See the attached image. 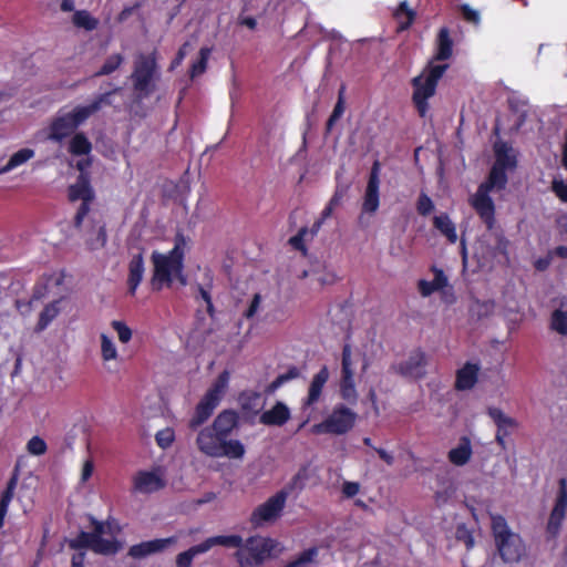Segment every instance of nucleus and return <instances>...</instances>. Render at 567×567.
Returning a JSON list of instances; mask_svg holds the SVG:
<instances>
[{"label":"nucleus","instance_id":"b1692460","mask_svg":"<svg viewBox=\"0 0 567 567\" xmlns=\"http://www.w3.org/2000/svg\"><path fill=\"white\" fill-rule=\"evenodd\" d=\"M480 367L475 363L467 362L456 372L455 389L465 391L472 389L478 378Z\"/></svg>","mask_w":567,"mask_h":567},{"label":"nucleus","instance_id":"4c0bfd02","mask_svg":"<svg viewBox=\"0 0 567 567\" xmlns=\"http://www.w3.org/2000/svg\"><path fill=\"white\" fill-rule=\"evenodd\" d=\"M212 54V49L208 47H204L199 50L198 59L194 63H192L189 69V78L194 80L195 78L204 74L207 69V63L209 56Z\"/></svg>","mask_w":567,"mask_h":567},{"label":"nucleus","instance_id":"473e14b6","mask_svg":"<svg viewBox=\"0 0 567 567\" xmlns=\"http://www.w3.org/2000/svg\"><path fill=\"white\" fill-rule=\"evenodd\" d=\"M35 155L32 148H21L18 152L13 153L6 165L0 167V174H7L14 168L25 164L28 161L33 158Z\"/></svg>","mask_w":567,"mask_h":567},{"label":"nucleus","instance_id":"de8ad7c7","mask_svg":"<svg viewBox=\"0 0 567 567\" xmlns=\"http://www.w3.org/2000/svg\"><path fill=\"white\" fill-rule=\"evenodd\" d=\"M435 206L433 200L430 196H427L424 192H422L419 195L417 202H416V212L419 215L426 217L429 216L433 210Z\"/></svg>","mask_w":567,"mask_h":567},{"label":"nucleus","instance_id":"7c9ffc66","mask_svg":"<svg viewBox=\"0 0 567 567\" xmlns=\"http://www.w3.org/2000/svg\"><path fill=\"white\" fill-rule=\"evenodd\" d=\"M433 225L451 244H455L457 241L455 224L451 220L447 214L435 216L433 218Z\"/></svg>","mask_w":567,"mask_h":567},{"label":"nucleus","instance_id":"f257e3e1","mask_svg":"<svg viewBox=\"0 0 567 567\" xmlns=\"http://www.w3.org/2000/svg\"><path fill=\"white\" fill-rule=\"evenodd\" d=\"M238 425V413L231 409L223 410L210 426L198 432L197 449L210 457L241 458L246 452L244 444L239 440L229 439Z\"/></svg>","mask_w":567,"mask_h":567},{"label":"nucleus","instance_id":"5701e85b","mask_svg":"<svg viewBox=\"0 0 567 567\" xmlns=\"http://www.w3.org/2000/svg\"><path fill=\"white\" fill-rule=\"evenodd\" d=\"M289 408L285 403L278 401L270 410L265 411L260 415L259 422L268 426H282L289 421Z\"/></svg>","mask_w":567,"mask_h":567},{"label":"nucleus","instance_id":"4d7b16f0","mask_svg":"<svg viewBox=\"0 0 567 567\" xmlns=\"http://www.w3.org/2000/svg\"><path fill=\"white\" fill-rule=\"evenodd\" d=\"M417 289L422 297H429L433 292L437 291L436 287L432 281H427L425 279H420L417 282Z\"/></svg>","mask_w":567,"mask_h":567},{"label":"nucleus","instance_id":"c03bdc74","mask_svg":"<svg viewBox=\"0 0 567 567\" xmlns=\"http://www.w3.org/2000/svg\"><path fill=\"white\" fill-rule=\"evenodd\" d=\"M101 354L104 361L115 360L117 358V350L109 336L102 333L101 337Z\"/></svg>","mask_w":567,"mask_h":567},{"label":"nucleus","instance_id":"39448f33","mask_svg":"<svg viewBox=\"0 0 567 567\" xmlns=\"http://www.w3.org/2000/svg\"><path fill=\"white\" fill-rule=\"evenodd\" d=\"M447 69L449 64L430 62L421 74L412 79V102L421 117L426 116L430 109L429 100L435 95L439 81Z\"/></svg>","mask_w":567,"mask_h":567},{"label":"nucleus","instance_id":"a18cd8bd","mask_svg":"<svg viewBox=\"0 0 567 567\" xmlns=\"http://www.w3.org/2000/svg\"><path fill=\"white\" fill-rule=\"evenodd\" d=\"M174 441L175 431L173 427L162 429L155 434V442L163 450L171 447Z\"/></svg>","mask_w":567,"mask_h":567},{"label":"nucleus","instance_id":"72a5a7b5","mask_svg":"<svg viewBox=\"0 0 567 567\" xmlns=\"http://www.w3.org/2000/svg\"><path fill=\"white\" fill-rule=\"evenodd\" d=\"M393 16L399 23L398 30L404 31L413 24L416 12L408 6L406 1H402L399 3Z\"/></svg>","mask_w":567,"mask_h":567},{"label":"nucleus","instance_id":"13d9d810","mask_svg":"<svg viewBox=\"0 0 567 567\" xmlns=\"http://www.w3.org/2000/svg\"><path fill=\"white\" fill-rule=\"evenodd\" d=\"M433 272H434V279L432 280V282L436 287V289L441 290L444 287H446L447 286V277L445 276L444 271L442 269L433 267Z\"/></svg>","mask_w":567,"mask_h":567},{"label":"nucleus","instance_id":"aec40b11","mask_svg":"<svg viewBox=\"0 0 567 567\" xmlns=\"http://www.w3.org/2000/svg\"><path fill=\"white\" fill-rule=\"evenodd\" d=\"M20 480H21L20 478V468H19V465H16L10 480L7 483L4 491L1 493L0 496H13V494L16 493L17 489H18L19 494L24 495V494L29 493L31 489H33L38 483V477L35 475H33L32 473H28L22 478V481L20 483V487L18 488V484H19Z\"/></svg>","mask_w":567,"mask_h":567},{"label":"nucleus","instance_id":"c85d7f7f","mask_svg":"<svg viewBox=\"0 0 567 567\" xmlns=\"http://www.w3.org/2000/svg\"><path fill=\"white\" fill-rule=\"evenodd\" d=\"M243 537L239 535H218L208 537L203 543L206 551L212 549L214 546H223L227 548H238L240 549L243 546Z\"/></svg>","mask_w":567,"mask_h":567},{"label":"nucleus","instance_id":"338daca9","mask_svg":"<svg viewBox=\"0 0 567 567\" xmlns=\"http://www.w3.org/2000/svg\"><path fill=\"white\" fill-rule=\"evenodd\" d=\"M238 23L250 30H255L257 28V20L254 17H239Z\"/></svg>","mask_w":567,"mask_h":567},{"label":"nucleus","instance_id":"c9c22d12","mask_svg":"<svg viewBox=\"0 0 567 567\" xmlns=\"http://www.w3.org/2000/svg\"><path fill=\"white\" fill-rule=\"evenodd\" d=\"M68 150L74 156H83L92 151V144L83 132H79L70 140Z\"/></svg>","mask_w":567,"mask_h":567},{"label":"nucleus","instance_id":"cd10ccee","mask_svg":"<svg viewBox=\"0 0 567 567\" xmlns=\"http://www.w3.org/2000/svg\"><path fill=\"white\" fill-rule=\"evenodd\" d=\"M61 302L62 298L53 300L43 308V310L39 315L38 322L34 326L35 333L44 331L50 326V323L60 315Z\"/></svg>","mask_w":567,"mask_h":567},{"label":"nucleus","instance_id":"423d86ee","mask_svg":"<svg viewBox=\"0 0 567 567\" xmlns=\"http://www.w3.org/2000/svg\"><path fill=\"white\" fill-rule=\"evenodd\" d=\"M158 65L156 50L136 55L133 64L131 80L136 97L140 100L150 97L156 89Z\"/></svg>","mask_w":567,"mask_h":567},{"label":"nucleus","instance_id":"ea45409f","mask_svg":"<svg viewBox=\"0 0 567 567\" xmlns=\"http://www.w3.org/2000/svg\"><path fill=\"white\" fill-rule=\"evenodd\" d=\"M206 553L203 543L192 546L187 550L179 553L176 557L177 567H190L195 556Z\"/></svg>","mask_w":567,"mask_h":567},{"label":"nucleus","instance_id":"6ab92c4d","mask_svg":"<svg viewBox=\"0 0 567 567\" xmlns=\"http://www.w3.org/2000/svg\"><path fill=\"white\" fill-rule=\"evenodd\" d=\"M176 542L174 537L157 538L142 542L130 547L128 556L141 559L148 555L161 553Z\"/></svg>","mask_w":567,"mask_h":567},{"label":"nucleus","instance_id":"a19ab883","mask_svg":"<svg viewBox=\"0 0 567 567\" xmlns=\"http://www.w3.org/2000/svg\"><path fill=\"white\" fill-rule=\"evenodd\" d=\"M123 62H124V56L121 53H114V54L110 55L104 61L102 66L99 69V71L95 72L94 75L95 76L110 75L113 72H115L116 70H118L120 66L123 64Z\"/></svg>","mask_w":567,"mask_h":567},{"label":"nucleus","instance_id":"0e129e2a","mask_svg":"<svg viewBox=\"0 0 567 567\" xmlns=\"http://www.w3.org/2000/svg\"><path fill=\"white\" fill-rule=\"evenodd\" d=\"M359 484L355 482H346L342 487L343 496H355L359 493Z\"/></svg>","mask_w":567,"mask_h":567},{"label":"nucleus","instance_id":"bf43d9fd","mask_svg":"<svg viewBox=\"0 0 567 567\" xmlns=\"http://www.w3.org/2000/svg\"><path fill=\"white\" fill-rule=\"evenodd\" d=\"M188 47V42H185L177 51L175 58L173 59V61L171 62V69H175L177 66H179L182 64V62L184 61L186 54H187V49Z\"/></svg>","mask_w":567,"mask_h":567},{"label":"nucleus","instance_id":"f8f14e48","mask_svg":"<svg viewBox=\"0 0 567 567\" xmlns=\"http://www.w3.org/2000/svg\"><path fill=\"white\" fill-rule=\"evenodd\" d=\"M427 364L426 354L421 349L412 351L405 361L394 365V371L409 379L420 380L426 374L425 368Z\"/></svg>","mask_w":567,"mask_h":567},{"label":"nucleus","instance_id":"69168bd1","mask_svg":"<svg viewBox=\"0 0 567 567\" xmlns=\"http://www.w3.org/2000/svg\"><path fill=\"white\" fill-rule=\"evenodd\" d=\"M300 375V371L297 367H290L287 372L279 374L280 379L284 383H287L290 380L297 379Z\"/></svg>","mask_w":567,"mask_h":567},{"label":"nucleus","instance_id":"864d4df0","mask_svg":"<svg viewBox=\"0 0 567 567\" xmlns=\"http://www.w3.org/2000/svg\"><path fill=\"white\" fill-rule=\"evenodd\" d=\"M460 10H461L463 19L466 22L475 24V25H477L480 23L481 17H480L478 11L472 9L468 4H462Z\"/></svg>","mask_w":567,"mask_h":567},{"label":"nucleus","instance_id":"bb28decb","mask_svg":"<svg viewBox=\"0 0 567 567\" xmlns=\"http://www.w3.org/2000/svg\"><path fill=\"white\" fill-rule=\"evenodd\" d=\"M473 454L472 444L468 436H462L456 447L450 450L447 457L449 461L456 465L463 466L471 460Z\"/></svg>","mask_w":567,"mask_h":567},{"label":"nucleus","instance_id":"680f3d73","mask_svg":"<svg viewBox=\"0 0 567 567\" xmlns=\"http://www.w3.org/2000/svg\"><path fill=\"white\" fill-rule=\"evenodd\" d=\"M94 471V463L91 458L86 460L83 463L82 471H81V482H86L93 474Z\"/></svg>","mask_w":567,"mask_h":567},{"label":"nucleus","instance_id":"5fc2aeb1","mask_svg":"<svg viewBox=\"0 0 567 567\" xmlns=\"http://www.w3.org/2000/svg\"><path fill=\"white\" fill-rule=\"evenodd\" d=\"M551 190L563 203H567V183L565 181L555 178L551 182Z\"/></svg>","mask_w":567,"mask_h":567},{"label":"nucleus","instance_id":"7ed1b4c3","mask_svg":"<svg viewBox=\"0 0 567 567\" xmlns=\"http://www.w3.org/2000/svg\"><path fill=\"white\" fill-rule=\"evenodd\" d=\"M491 532L496 549L504 564H516L526 555V545L518 533L509 527L504 516L491 515Z\"/></svg>","mask_w":567,"mask_h":567},{"label":"nucleus","instance_id":"4468645a","mask_svg":"<svg viewBox=\"0 0 567 567\" xmlns=\"http://www.w3.org/2000/svg\"><path fill=\"white\" fill-rule=\"evenodd\" d=\"M340 393L344 400L352 401L357 399L351 347L349 344H344L342 349Z\"/></svg>","mask_w":567,"mask_h":567},{"label":"nucleus","instance_id":"9b49d317","mask_svg":"<svg viewBox=\"0 0 567 567\" xmlns=\"http://www.w3.org/2000/svg\"><path fill=\"white\" fill-rule=\"evenodd\" d=\"M70 547L73 549L90 548L97 554L111 555L120 550L121 544L115 539H99L97 535H92L91 532H80L70 542Z\"/></svg>","mask_w":567,"mask_h":567},{"label":"nucleus","instance_id":"a211bd4d","mask_svg":"<svg viewBox=\"0 0 567 567\" xmlns=\"http://www.w3.org/2000/svg\"><path fill=\"white\" fill-rule=\"evenodd\" d=\"M165 482L156 471H138L133 477L134 491L141 494H152L163 488Z\"/></svg>","mask_w":567,"mask_h":567},{"label":"nucleus","instance_id":"8fccbe9b","mask_svg":"<svg viewBox=\"0 0 567 567\" xmlns=\"http://www.w3.org/2000/svg\"><path fill=\"white\" fill-rule=\"evenodd\" d=\"M111 327L117 332L118 340L122 343H127L132 339V330L125 322L113 320Z\"/></svg>","mask_w":567,"mask_h":567},{"label":"nucleus","instance_id":"2eb2a0df","mask_svg":"<svg viewBox=\"0 0 567 567\" xmlns=\"http://www.w3.org/2000/svg\"><path fill=\"white\" fill-rule=\"evenodd\" d=\"M380 163L375 161L371 167L367 188L363 196L362 213L374 214L380 206Z\"/></svg>","mask_w":567,"mask_h":567},{"label":"nucleus","instance_id":"a878e982","mask_svg":"<svg viewBox=\"0 0 567 567\" xmlns=\"http://www.w3.org/2000/svg\"><path fill=\"white\" fill-rule=\"evenodd\" d=\"M453 54V40L450 34V30L446 27H442L439 30L436 38V51L432 59L433 61H446Z\"/></svg>","mask_w":567,"mask_h":567},{"label":"nucleus","instance_id":"393cba45","mask_svg":"<svg viewBox=\"0 0 567 567\" xmlns=\"http://www.w3.org/2000/svg\"><path fill=\"white\" fill-rule=\"evenodd\" d=\"M567 509V498H557L549 515L546 532L550 538L558 536Z\"/></svg>","mask_w":567,"mask_h":567},{"label":"nucleus","instance_id":"f3484780","mask_svg":"<svg viewBox=\"0 0 567 567\" xmlns=\"http://www.w3.org/2000/svg\"><path fill=\"white\" fill-rule=\"evenodd\" d=\"M76 130L68 113H59L52 118L47 138L55 143H62L66 137L71 136Z\"/></svg>","mask_w":567,"mask_h":567},{"label":"nucleus","instance_id":"dca6fc26","mask_svg":"<svg viewBox=\"0 0 567 567\" xmlns=\"http://www.w3.org/2000/svg\"><path fill=\"white\" fill-rule=\"evenodd\" d=\"M287 498H268V501L258 506L251 514V523L255 526H261L264 523L272 522L280 516L285 508Z\"/></svg>","mask_w":567,"mask_h":567},{"label":"nucleus","instance_id":"37998d69","mask_svg":"<svg viewBox=\"0 0 567 567\" xmlns=\"http://www.w3.org/2000/svg\"><path fill=\"white\" fill-rule=\"evenodd\" d=\"M455 538L457 542L463 543L467 550H471L475 545L473 530L464 523L456 525Z\"/></svg>","mask_w":567,"mask_h":567},{"label":"nucleus","instance_id":"e433bc0d","mask_svg":"<svg viewBox=\"0 0 567 567\" xmlns=\"http://www.w3.org/2000/svg\"><path fill=\"white\" fill-rule=\"evenodd\" d=\"M99 112L97 104L89 103L86 105H78L72 111L68 112L76 128L86 122L89 117Z\"/></svg>","mask_w":567,"mask_h":567},{"label":"nucleus","instance_id":"f704fd0d","mask_svg":"<svg viewBox=\"0 0 567 567\" xmlns=\"http://www.w3.org/2000/svg\"><path fill=\"white\" fill-rule=\"evenodd\" d=\"M72 23L78 29H83L87 32H91L97 29L100 21L87 10H76L72 16Z\"/></svg>","mask_w":567,"mask_h":567},{"label":"nucleus","instance_id":"603ef678","mask_svg":"<svg viewBox=\"0 0 567 567\" xmlns=\"http://www.w3.org/2000/svg\"><path fill=\"white\" fill-rule=\"evenodd\" d=\"M261 305V295L255 293L247 307V309L244 311L243 317L247 320H251L256 313L258 312Z\"/></svg>","mask_w":567,"mask_h":567},{"label":"nucleus","instance_id":"774afa93","mask_svg":"<svg viewBox=\"0 0 567 567\" xmlns=\"http://www.w3.org/2000/svg\"><path fill=\"white\" fill-rule=\"evenodd\" d=\"M85 553L79 551L72 556L71 567H84Z\"/></svg>","mask_w":567,"mask_h":567},{"label":"nucleus","instance_id":"052dcab7","mask_svg":"<svg viewBox=\"0 0 567 567\" xmlns=\"http://www.w3.org/2000/svg\"><path fill=\"white\" fill-rule=\"evenodd\" d=\"M32 302L33 300H23V299H17L16 300V308L22 316H27L32 311Z\"/></svg>","mask_w":567,"mask_h":567},{"label":"nucleus","instance_id":"58836bf2","mask_svg":"<svg viewBox=\"0 0 567 567\" xmlns=\"http://www.w3.org/2000/svg\"><path fill=\"white\" fill-rule=\"evenodd\" d=\"M550 329L560 336L567 337V310L556 309L550 316Z\"/></svg>","mask_w":567,"mask_h":567},{"label":"nucleus","instance_id":"0eeeda50","mask_svg":"<svg viewBox=\"0 0 567 567\" xmlns=\"http://www.w3.org/2000/svg\"><path fill=\"white\" fill-rule=\"evenodd\" d=\"M229 378L230 375L227 370L220 372L197 403L194 414L188 422V427L192 431H196L213 415L228 388Z\"/></svg>","mask_w":567,"mask_h":567},{"label":"nucleus","instance_id":"49530a36","mask_svg":"<svg viewBox=\"0 0 567 567\" xmlns=\"http://www.w3.org/2000/svg\"><path fill=\"white\" fill-rule=\"evenodd\" d=\"M27 451L31 455L41 456L47 453L48 445L42 437L34 435L28 441Z\"/></svg>","mask_w":567,"mask_h":567},{"label":"nucleus","instance_id":"09e8293b","mask_svg":"<svg viewBox=\"0 0 567 567\" xmlns=\"http://www.w3.org/2000/svg\"><path fill=\"white\" fill-rule=\"evenodd\" d=\"M309 234V229L307 227H301L298 233L289 238V245L303 254L307 252V247L305 244L306 236Z\"/></svg>","mask_w":567,"mask_h":567},{"label":"nucleus","instance_id":"9d476101","mask_svg":"<svg viewBox=\"0 0 567 567\" xmlns=\"http://www.w3.org/2000/svg\"><path fill=\"white\" fill-rule=\"evenodd\" d=\"M355 420V412L343 404H338L327 419L312 425L311 432L313 434L342 435L354 426Z\"/></svg>","mask_w":567,"mask_h":567},{"label":"nucleus","instance_id":"c756f323","mask_svg":"<svg viewBox=\"0 0 567 567\" xmlns=\"http://www.w3.org/2000/svg\"><path fill=\"white\" fill-rule=\"evenodd\" d=\"M260 400V393L252 390L243 391L238 398L241 410L252 414H257L261 410L262 405Z\"/></svg>","mask_w":567,"mask_h":567},{"label":"nucleus","instance_id":"e2e57ef3","mask_svg":"<svg viewBox=\"0 0 567 567\" xmlns=\"http://www.w3.org/2000/svg\"><path fill=\"white\" fill-rule=\"evenodd\" d=\"M344 112V103L342 99V92L339 94L338 102L336 103L332 113L330 114V117H332V121H338Z\"/></svg>","mask_w":567,"mask_h":567},{"label":"nucleus","instance_id":"6e6d98bb","mask_svg":"<svg viewBox=\"0 0 567 567\" xmlns=\"http://www.w3.org/2000/svg\"><path fill=\"white\" fill-rule=\"evenodd\" d=\"M120 91H121V87H114L113 90H111L109 92L97 95L91 103L97 104L99 111H100L103 105H111L112 104L111 96L113 94L118 93Z\"/></svg>","mask_w":567,"mask_h":567},{"label":"nucleus","instance_id":"f03ea898","mask_svg":"<svg viewBox=\"0 0 567 567\" xmlns=\"http://www.w3.org/2000/svg\"><path fill=\"white\" fill-rule=\"evenodd\" d=\"M186 246V237L178 231L174 237V246L167 254L153 251L151 256L153 274L150 281L153 291L171 288L175 279L183 286L186 285L183 272Z\"/></svg>","mask_w":567,"mask_h":567},{"label":"nucleus","instance_id":"79ce46f5","mask_svg":"<svg viewBox=\"0 0 567 567\" xmlns=\"http://www.w3.org/2000/svg\"><path fill=\"white\" fill-rule=\"evenodd\" d=\"M498 161L502 164V168L506 171L514 169L517 165L516 157L508 153V148L505 144L495 150V163H498Z\"/></svg>","mask_w":567,"mask_h":567},{"label":"nucleus","instance_id":"ddd939ff","mask_svg":"<svg viewBox=\"0 0 567 567\" xmlns=\"http://www.w3.org/2000/svg\"><path fill=\"white\" fill-rule=\"evenodd\" d=\"M487 415L493 420L497 430L495 435V441L497 445L502 450H506V437L512 435V433L518 427V422L512 417L506 415L499 408H488Z\"/></svg>","mask_w":567,"mask_h":567},{"label":"nucleus","instance_id":"3c124183","mask_svg":"<svg viewBox=\"0 0 567 567\" xmlns=\"http://www.w3.org/2000/svg\"><path fill=\"white\" fill-rule=\"evenodd\" d=\"M197 290L198 295L196 296V299L200 298L206 303V311L208 316L213 318L215 316V307L213 303L210 291L203 287L202 285H198Z\"/></svg>","mask_w":567,"mask_h":567},{"label":"nucleus","instance_id":"20e7f679","mask_svg":"<svg viewBox=\"0 0 567 567\" xmlns=\"http://www.w3.org/2000/svg\"><path fill=\"white\" fill-rule=\"evenodd\" d=\"M506 184V169L502 168L498 161V163L493 164L487 181L478 186L475 195L470 199L471 206L488 230H492L495 225V205L488 193L494 188L504 189Z\"/></svg>","mask_w":567,"mask_h":567},{"label":"nucleus","instance_id":"6e6552de","mask_svg":"<svg viewBox=\"0 0 567 567\" xmlns=\"http://www.w3.org/2000/svg\"><path fill=\"white\" fill-rule=\"evenodd\" d=\"M278 545L279 543L270 537L259 535L248 537L243 542L241 548L236 551L239 567H260L271 557Z\"/></svg>","mask_w":567,"mask_h":567},{"label":"nucleus","instance_id":"4be33fe9","mask_svg":"<svg viewBox=\"0 0 567 567\" xmlns=\"http://www.w3.org/2000/svg\"><path fill=\"white\" fill-rule=\"evenodd\" d=\"M145 271L143 252L132 256L128 262L127 288L131 296H135Z\"/></svg>","mask_w":567,"mask_h":567},{"label":"nucleus","instance_id":"1a4fd4ad","mask_svg":"<svg viewBox=\"0 0 567 567\" xmlns=\"http://www.w3.org/2000/svg\"><path fill=\"white\" fill-rule=\"evenodd\" d=\"M68 198L71 203L81 200L73 218V227L76 230H81L84 218L91 210V204L95 199V192L86 173H80L75 183L68 187Z\"/></svg>","mask_w":567,"mask_h":567},{"label":"nucleus","instance_id":"2f4dec72","mask_svg":"<svg viewBox=\"0 0 567 567\" xmlns=\"http://www.w3.org/2000/svg\"><path fill=\"white\" fill-rule=\"evenodd\" d=\"M107 243L106 226L104 223H96L90 230V236L86 239V246L90 250H97L104 248Z\"/></svg>","mask_w":567,"mask_h":567},{"label":"nucleus","instance_id":"412c9836","mask_svg":"<svg viewBox=\"0 0 567 567\" xmlns=\"http://www.w3.org/2000/svg\"><path fill=\"white\" fill-rule=\"evenodd\" d=\"M329 379V370L323 365L318 373H316L310 382L308 394L302 401V409L306 410L315 405L322 394L324 384Z\"/></svg>","mask_w":567,"mask_h":567}]
</instances>
